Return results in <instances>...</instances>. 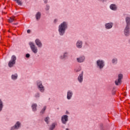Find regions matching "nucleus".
I'll list each match as a JSON object with an SVG mask.
<instances>
[{
  "label": "nucleus",
  "mask_w": 130,
  "mask_h": 130,
  "mask_svg": "<svg viewBox=\"0 0 130 130\" xmlns=\"http://www.w3.org/2000/svg\"><path fill=\"white\" fill-rule=\"evenodd\" d=\"M50 9V6H49V5H46L45 7L46 11H49Z\"/></svg>",
  "instance_id": "c85d7f7f"
},
{
  "label": "nucleus",
  "mask_w": 130,
  "mask_h": 130,
  "mask_svg": "<svg viewBox=\"0 0 130 130\" xmlns=\"http://www.w3.org/2000/svg\"><path fill=\"white\" fill-rule=\"evenodd\" d=\"M125 26H130V15H128L125 18Z\"/></svg>",
  "instance_id": "a211bd4d"
},
{
  "label": "nucleus",
  "mask_w": 130,
  "mask_h": 130,
  "mask_svg": "<svg viewBox=\"0 0 130 130\" xmlns=\"http://www.w3.org/2000/svg\"><path fill=\"white\" fill-rule=\"evenodd\" d=\"M35 43L39 48H42L43 44H42V42L41 40H40V39H36L35 41Z\"/></svg>",
  "instance_id": "4468645a"
},
{
  "label": "nucleus",
  "mask_w": 130,
  "mask_h": 130,
  "mask_svg": "<svg viewBox=\"0 0 130 130\" xmlns=\"http://www.w3.org/2000/svg\"><path fill=\"white\" fill-rule=\"evenodd\" d=\"M109 8L110 10L114 11H117L118 7H117V5L115 4H112L110 5Z\"/></svg>",
  "instance_id": "f3484780"
},
{
  "label": "nucleus",
  "mask_w": 130,
  "mask_h": 130,
  "mask_svg": "<svg viewBox=\"0 0 130 130\" xmlns=\"http://www.w3.org/2000/svg\"><path fill=\"white\" fill-rule=\"evenodd\" d=\"M30 32H31V30H30V29H27V33H30Z\"/></svg>",
  "instance_id": "c9c22d12"
},
{
  "label": "nucleus",
  "mask_w": 130,
  "mask_h": 130,
  "mask_svg": "<svg viewBox=\"0 0 130 130\" xmlns=\"http://www.w3.org/2000/svg\"><path fill=\"white\" fill-rule=\"evenodd\" d=\"M66 130H70V129H69L68 128H67L66 129Z\"/></svg>",
  "instance_id": "ea45409f"
},
{
  "label": "nucleus",
  "mask_w": 130,
  "mask_h": 130,
  "mask_svg": "<svg viewBox=\"0 0 130 130\" xmlns=\"http://www.w3.org/2000/svg\"><path fill=\"white\" fill-rule=\"evenodd\" d=\"M74 96V91L72 90H68L67 91V100H71Z\"/></svg>",
  "instance_id": "ddd939ff"
},
{
  "label": "nucleus",
  "mask_w": 130,
  "mask_h": 130,
  "mask_svg": "<svg viewBox=\"0 0 130 130\" xmlns=\"http://www.w3.org/2000/svg\"><path fill=\"white\" fill-rule=\"evenodd\" d=\"M83 41L80 40H78L76 43V47L78 49H81V48H83Z\"/></svg>",
  "instance_id": "2eb2a0df"
},
{
  "label": "nucleus",
  "mask_w": 130,
  "mask_h": 130,
  "mask_svg": "<svg viewBox=\"0 0 130 130\" xmlns=\"http://www.w3.org/2000/svg\"><path fill=\"white\" fill-rule=\"evenodd\" d=\"M96 68L99 70H103L104 67H105V61L104 60L99 59H98L96 61Z\"/></svg>",
  "instance_id": "7ed1b4c3"
},
{
  "label": "nucleus",
  "mask_w": 130,
  "mask_h": 130,
  "mask_svg": "<svg viewBox=\"0 0 130 130\" xmlns=\"http://www.w3.org/2000/svg\"><path fill=\"white\" fill-rule=\"evenodd\" d=\"M17 60V57L15 55H13L11 57V60L8 63V67L9 68H13L14 64H16V60Z\"/></svg>",
  "instance_id": "0eeeda50"
},
{
  "label": "nucleus",
  "mask_w": 130,
  "mask_h": 130,
  "mask_svg": "<svg viewBox=\"0 0 130 130\" xmlns=\"http://www.w3.org/2000/svg\"><path fill=\"white\" fill-rule=\"evenodd\" d=\"M50 118H49V117H46L45 118L44 121L47 123V124H49V120H50Z\"/></svg>",
  "instance_id": "a878e982"
},
{
  "label": "nucleus",
  "mask_w": 130,
  "mask_h": 130,
  "mask_svg": "<svg viewBox=\"0 0 130 130\" xmlns=\"http://www.w3.org/2000/svg\"><path fill=\"white\" fill-rule=\"evenodd\" d=\"M15 25H17V23H15Z\"/></svg>",
  "instance_id": "79ce46f5"
},
{
  "label": "nucleus",
  "mask_w": 130,
  "mask_h": 130,
  "mask_svg": "<svg viewBox=\"0 0 130 130\" xmlns=\"http://www.w3.org/2000/svg\"><path fill=\"white\" fill-rule=\"evenodd\" d=\"M22 127V123L17 121L15 122V124L11 126L10 128V130H19Z\"/></svg>",
  "instance_id": "20e7f679"
},
{
  "label": "nucleus",
  "mask_w": 130,
  "mask_h": 130,
  "mask_svg": "<svg viewBox=\"0 0 130 130\" xmlns=\"http://www.w3.org/2000/svg\"><path fill=\"white\" fill-rule=\"evenodd\" d=\"M100 127L101 130H104V127H103V124H100Z\"/></svg>",
  "instance_id": "7c9ffc66"
},
{
  "label": "nucleus",
  "mask_w": 130,
  "mask_h": 130,
  "mask_svg": "<svg viewBox=\"0 0 130 130\" xmlns=\"http://www.w3.org/2000/svg\"><path fill=\"white\" fill-rule=\"evenodd\" d=\"M80 71H81V69H78L75 70L76 73H79V72H80Z\"/></svg>",
  "instance_id": "473e14b6"
},
{
  "label": "nucleus",
  "mask_w": 130,
  "mask_h": 130,
  "mask_svg": "<svg viewBox=\"0 0 130 130\" xmlns=\"http://www.w3.org/2000/svg\"><path fill=\"white\" fill-rule=\"evenodd\" d=\"M4 102H3V100L0 99V112H2V111H3V109H4Z\"/></svg>",
  "instance_id": "5701e85b"
},
{
  "label": "nucleus",
  "mask_w": 130,
  "mask_h": 130,
  "mask_svg": "<svg viewBox=\"0 0 130 130\" xmlns=\"http://www.w3.org/2000/svg\"><path fill=\"white\" fill-rule=\"evenodd\" d=\"M37 87L38 90L41 92V93H44L45 92V87L43 86V83L41 80H37L36 82Z\"/></svg>",
  "instance_id": "f03ea898"
},
{
  "label": "nucleus",
  "mask_w": 130,
  "mask_h": 130,
  "mask_svg": "<svg viewBox=\"0 0 130 130\" xmlns=\"http://www.w3.org/2000/svg\"><path fill=\"white\" fill-rule=\"evenodd\" d=\"M37 106H38L37 104L36 103L32 104L31 107L32 111H33V112H36V111H37Z\"/></svg>",
  "instance_id": "6ab92c4d"
},
{
  "label": "nucleus",
  "mask_w": 130,
  "mask_h": 130,
  "mask_svg": "<svg viewBox=\"0 0 130 130\" xmlns=\"http://www.w3.org/2000/svg\"><path fill=\"white\" fill-rule=\"evenodd\" d=\"M61 121L62 124H67L69 121V116L68 115H63L61 117Z\"/></svg>",
  "instance_id": "9d476101"
},
{
  "label": "nucleus",
  "mask_w": 130,
  "mask_h": 130,
  "mask_svg": "<svg viewBox=\"0 0 130 130\" xmlns=\"http://www.w3.org/2000/svg\"><path fill=\"white\" fill-rule=\"evenodd\" d=\"M77 81L79 84H82L84 81V71H82L77 77Z\"/></svg>",
  "instance_id": "9b49d317"
},
{
  "label": "nucleus",
  "mask_w": 130,
  "mask_h": 130,
  "mask_svg": "<svg viewBox=\"0 0 130 130\" xmlns=\"http://www.w3.org/2000/svg\"><path fill=\"white\" fill-rule=\"evenodd\" d=\"M115 93H114V92H112V95H115Z\"/></svg>",
  "instance_id": "58836bf2"
},
{
  "label": "nucleus",
  "mask_w": 130,
  "mask_h": 130,
  "mask_svg": "<svg viewBox=\"0 0 130 130\" xmlns=\"http://www.w3.org/2000/svg\"><path fill=\"white\" fill-rule=\"evenodd\" d=\"M57 125V123L53 122L52 124L50 126L49 129L50 130H53L54 128H55V126Z\"/></svg>",
  "instance_id": "b1692460"
},
{
  "label": "nucleus",
  "mask_w": 130,
  "mask_h": 130,
  "mask_svg": "<svg viewBox=\"0 0 130 130\" xmlns=\"http://www.w3.org/2000/svg\"><path fill=\"white\" fill-rule=\"evenodd\" d=\"M69 28V22L63 21L58 26V31L60 36H63L66 34V31Z\"/></svg>",
  "instance_id": "f257e3e1"
},
{
  "label": "nucleus",
  "mask_w": 130,
  "mask_h": 130,
  "mask_svg": "<svg viewBox=\"0 0 130 130\" xmlns=\"http://www.w3.org/2000/svg\"><path fill=\"white\" fill-rule=\"evenodd\" d=\"M35 18L36 19L37 21H39V20H40V19L41 18V12H38L35 15Z\"/></svg>",
  "instance_id": "aec40b11"
},
{
  "label": "nucleus",
  "mask_w": 130,
  "mask_h": 130,
  "mask_svg": "<svg viewBox=\"0 0 130 130\" xmlns=\"http://www.w3.org/2000/svg\"><path fill=\"white\" fill-rule=\"evenodd\" d=\"M14 21H15V18H14L10 17L9 19V22H10V23H13V22H14Z\"/></svg>",
  "instance_id": "cd10ccee"
},
{
  "label": "nucleus",
  "mask_w": 130,
  "mask_h": 130,
  "mask_svg": "<svg viewBox=\"0 0 130 130\" xmlns=\"http://www.w3.org/2000/svg\"><path fill=\"white\" fill-rule=\"evenodd\" d=\"M18 79V74L15 73L14 74H12L11 75V79L13 81H16Z\"/></svg>",
  "instance_id": "4be33fe9"
},
{
  "label": "nucleus",
  "mask_w": 130,
  "mask_h": 130,
  "mask_svg": "<svg viewBox=\"0 0 130 130\" xmlns=\"http://www.w3.org/2000/svg\"><path fill=\"white\" fill-rule=\"evenodd\" d=\"M57 21H58L57 19H55L54 20V24H56V23H57Z\"/></svg>",
  "instance_id": "72a5a7b5"
},
{
  "label": "nucleus",
  "mask_w": 130,
  "mask_h": 130,
  "mask_svg": "<svg viewBox=\"0 0 130 130\" xmlns=\"http://www.w3.org/2000/svg\"><path fill=\"white\" fill-rule=\"evenodd\" d=\"M43 2L44 4H47V3H48V0H43Z\"/></svg>",
  "instance_id": "f704fd0d"
},
{
  "label": "nucleus",
  "mask_w": 130,
  "mask_h": 130,
  "mask_svg": "<svg viewBox=\"0 0 130 130\" xmlns=\"http://www.w3.org/2000/svg\"><path fill=\"white\" fill-rule=\"evenodd\" d=\"M122 79H123V75L122 74H119L118 75V79L115 81L116 86H120L122 83Z\"/></svg>",
  "instance_id": "423d86ee"
},
{
  "label": "nucleus",
  "mask_w": 130,
  "mask_h": 130,
  "mask_svg": "<svg viewBox=\"0 0 130 130\" xmlns=\"http://www.w3.org/2000/svg\"><path fill=\"white\" fill-rule=\"evenodd\" d=\"M16 3L18 4V6H22L23 5V3L21 2L20 0H17V2Z\"/></svg>",
  "instance_id": "c756f323"
},
{
  "label": "nucleus",
  "mask_w": 130,
  "mask_h": 130,
  "mask_svg": "<svg viewBox=\"0 0 130 130\" xmlns=\"http://www.w3.org/2000/svg\"><path fill=\"white\" fill-rule=\"evenodd\" d=\"M45 110H46V106H44V108L40 111V114L42 115V114H44V112H45Z\"/></svg>",
  "instance_id": "393cba45"
},
{
  "label": "nucleus",
  "mask_w": 130,
  "mask_h": 130,
  "mask_svg": "<svg viewBox=\"0 0 130 130\" xmlns=\"http://www.w3.org/2000/svg\"><path fill=\"white\" fill-rule=\"evenodd\" d=\"M29 45L30 50L33 52V53L36 54V53L38 52V48H37V47L36 46L35 44L33 42H29Z\"/></svg>",
  "instance_id": "39448f33"
},
{
  "label": "nucleus",
  "mask_w": 130,
  "mask_h": 130,
  "mask_svg": "<svg viewBox=\"0 0 130 130\" xmlns=\"http://www.w3.org/2000/svg\"><path fill=\"white\" fill-rule=\"evenodd\" d=\"M111 62L112 64H113L114 66H115L117 64V62H118V59L116 57H114L112 59Z\"/></svg>",
  "instance_id": "412c9836"
},
{
  "label": "nucleus",
  "mask_w": 130,
  "mask_h": 130,
  "mask_svg": "<svg viewBox=\"0 0 130 130\" xmlns=\"http://www.w3.org/2000/svg\"><path fill=\"white\" fill-rule=\"evenodd\" d=\"M66 114H70V112L68 111L66 112Z\"/></svg>",
  "instance_id": "e433bc0d"
},
{
  "label": "nucleus",
  "mask_w": 130,
  "mask_h": 130,
  "mask_svg": "<svg viewBox=\"0 0 130 130\" xmlns=\"http://www.w3.org/2000/svg\"><path fill=\"white\" fill-rule=\"evenodd\" d=\"M113 22L110 21L105 24V28L106 30H110V29H112L113 27Z\"/></svg>",
  "instance_id": "f8f14e48"
},
{
  "label": "nucleus",
  "mask_w": 130,
  "mask_h": 130,
  "mask_svg": "<svg viewBox=\"0 0 130 130\" xmlns=\"http://www.w3.org/2000/svg\"><path fill=\"white\" fill-rule=\"evenodd\" d=\"M25 57H26V58H29V57H30V54L29 53L26 54Z\"/></svg>",
  "instance_id": "2f4dec72"
},
{
  "label": "nucleus",
  "mask_w": 130,
  "mask_h": 130,
  "mask_svg": "<svg viewBox=\"0 0 130 130\" xmlns=\"http://www.w3.org/2000/svg\"><path fill=\"white\" fill-rule=\"evenodd\" d=\"M69 57V52L65 51L63 53L62 55H60L59 58L61 60H64V59H67Z\"/></svg>",
  "instance_id": "dca6fc26"
},
{
  "label": "nucleus",
  "mask_w": 130,
  "mask_h": 130,
  "mask_svg": "<svg viewBox=\"0 0 130 130\" xmlns=\"http://www.w3.org/2000/svg\"><path fill=\"white\" fill-rule=\"evenodd\" d=\"M35 98L38 99L40 98V92H37L35 94Z\"/></svg>",
  "instance_id": "bb28decb"
},
{
  "label": "nucleus",
  "mask_w": 130,
  "mask_h": 130,
  "mask_svg": "<svg viewBox=\"0 0 130 130\" xmlns=\"http://www.w3.org/2000/svg\"><path fill=\"white\" fill-rule=\"evenodd\" d=\"M99 1V2H104V0H98Z\"/></svg>",
  "instance_id": "4c0bfd02"
},
{
  "label": "nucleus",
  "mask_w": 130,
  "mask_h": 130,
  "mask_svg": "<svg viewBox=\"0 0 130 130\" xmlns=\"http://www.w3.org/2000/svg\"><path fill=\"white\" fill-rule=\"evenodd\" d=\"M76 61L78 63H83L86 61V56L84 55H81L76 58Z\"/></svg>",
  "instance_id": "6e6552de"
},
{
  "label": "nucleus",
  "mask_w": 130,
  "mask_h": 130,
  "mask_svg": "<svg viewBox=\"0 0 130 130\" xmlns=\"http://www.w3.org/2000/svg\"><path fill=\"white\" fill-rule=\"evenodd\" d=\"M123 34L125 37H128L130 35V26H126L123 29Z\"/></svg>",
  "instance_id": "1a4fd4ad"
},
{
  "label": "nucleus",
  "mask_w": 130,
  "mask_h": 130,
  "mask_svg": "<svg viewBox=\"0 0 130 130\" xmlns=\"http://www.w3.org/2000/svg\"><path fill=\"white\" fill-rule=\"evenodd\" d=\"M14 2H17L18 0H13Z\"/></svg>",
  "instance_id": "a19ab883"
}]
</instances>
